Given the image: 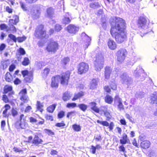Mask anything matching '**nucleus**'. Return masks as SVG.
<instances>
[{
	"label": "nucleus",
	"mask_w": 157,
	"mask_h": 157,
	"mask_svg": "<svg viewBox=\"0 0 157 157\" xmlns=\"http://www.w3.org/2000/svg\"><path fill=\"white\" fill-rule=\"evenodd\" d=\"M89 68L88 64L84 62L80 63L78 66V73L80 74L86 73L87 71Z\"/></svg>",
	"instance_id": "f8f14e48"
},
{
	"label": "nucleus",
	"mask_w": 157,
	"mask_h": 157,
	"mask_svg": "<svg viewBox=\"0 0 157 157\" xmlns=\"http://www.w3.org/2000/svg\"><path fill=\"white\" fill-rule=\"evenodd\" d=\"M144 71L140 66H138L133 72V75L137 79H139V80L142 81L144 79L145 74L144 73Z\"/></svg>",
	"instance_id": "39448f33"
},
{
	"label": "nucleus",
	"mask_w": 157,
	"mask_h": 157,
	"mask_svg": "<svg viewBox=\"0 0 157 157\" xmlns=\"http://www.w3.org/2000/svg\"><path fill=\"white\" fill-rule=\"evenodd\" d=\"M97 85V81L95 79H93L90 82V89H94L96 87Z\"/></svg>",
	"instance_id": "bb28decb"
},
{
	"label": "nucleus",
	"mask_w": 157,
	"mask_h": 157,
	"mask_svg": "<svg viewBox=\"0 0 157 157\" xmlns=\"http://www.w3.org/2000/svg\"><path fill=\"white\" fill-rule=\"evenodd\" d=\"M114 125V123L113 122H111L110 124H109V128L110 130H112L113 128Z\"/></svg>",
	"instance_id": "0e129e2a"
},
{
	"label": "nucleus",
	"mask_w": 157,
	"mask_h": 157,
	"mask_svg": "<svg viewBox=\"0 0 157 157\" xmlns=\"http://www.w3.org/2000/svg\"><path fill=\"white\" fill-rule=\"evenodd\" d=\"M47 13L48 16L50 17H52L54 13V10L52 8L50 7L47 10Z\"/></svg>",
	"instance_id": "7c9ffc66"
},
{
	"label": "nucleus",
	"mask_w": 157,
	"mask_h": 157,
	"mask_svg": "<svg viewBox=\"0 0 157 157\" xmlns=\"http://www.w3.org/2000/svg\"><path fill=\"white\" fill-rule=\"evenodd\" d=\"M17 125H19L21 128L22 129H25L28 126V124L26 122H20V121H17L15 124V125L16 126Z\"/></svg>",
	"instance_id": "393cba45"
},
{
	"label": "nucleus",
	"mask_w": 157,
	"mask_h": 157,
	"mask_svg": "<svg viewBox=\"0 0 157 157\" xmlns=\"http://www.w3.org/2000/svg\"><path fill=\"white\" fill-rule=\"evenodd\" d=\"M43 142V140L40 138L37 135H35L32 143L35 145L37 146L39 144H41Z\"/></svg>",
	"instance_id": "2eb2a0df"
},
{
	"label": "nucleus",
	"mask_w": 157,
	"mask_h": 157,
	"mask_svg": "<svg viewBox=\"0 0 157 157\" xmlns=\"http://www.w3.org/2000/svg\"><path fill=\"white\" fill-rule=\"evenodd\" d=\"M101 6V4L98 2L91 3L90 4V7L91 8L94 9L100 7Z\"/></svg>",
	"instance_id": "cd10ccee"
},
{
	"label": "nucleus",
	"mask_w": 157,
	"mask_h": 157,
	"mask_svg": "<svg viewBox=\"0 0 157 157\" xmlns=\"http://www.w3.org/2000/svg\"><path fill=\"white\" fill-rule=\"evenodd\" d=\"M55 126L59 127H61L65 126V124L63 123V121H62V122L56 124Z\"/></svg>",
	"instance_id": "603ef678"
},
{
	"label": "nucleus",
	"mask_w": 157,
	"mask_h": 157,
	"mask_svg": "<svg viewBox=\"0 0 157 157\" xmlns=\"http://www.w3.org/2000/svg\"><path fill=\"white\" fill-rule=\"evenodd\" d=\"M45 118L47 120H50L51 121L53 120V118L52 116L50 115H46L45 116Z\"/></svg>",
	"instance_id": "4d7b16f0"
},
{
	"label": "nucleus",
	"mask_w": 157,
	"mask_h": 157,
	"mask_svg": "<svg viewBox=\"0 0 157 157\" xmlns=\"http://www.w3.org/2000/svg\"><path fill=\"white\" fill-rule=\"evenodd\" d=\"M30 63V61L28 58L25 57L24 58L23 61L22 62V65L24 66H27Z\"/></svg>",
	"instance_id": "4c0bfd02"
},
{
	"label": "nucleus",
	"mask_w": 157,
	"mask_h": 157,
	"mask_svg": "<svg viewBox=\"0 0 157 157\" xmlns=\"http://www.w3.org/2000/svg\"><path fill=\"white\" fill-rule=\"evenodd\" d=\"M137 25L140 29L144 30H146L148 29L147 20L146 18L142 17H140L138 20Z\"/></svg>",
	"instance_id": "9d476101"
},
{
	"label": "nucleus",
	"mask_w": 157,
	"mask_h": 157,
	"mask_svg": "<svg viewBox=\"0 0 157 157\" xmlns=\"http://www.w3.org/2000/svg\"><path fill=\"white\" fill-rule=\"evenodd\" d=\"M72 96L70 92H66L64 93L63 96V99L65 101L69 100Z\"/></svg>",
	"instance_id": "5701e85b"
},
{
	"label": "nucleus",
	"mask_w": 157,
	"mask_h": 157,
	"mask_svg": "<svg viewBox=\"0 0 157 157\" xmlns=\"http://www.w3.org/2000/svg\"><path fill=\"white\" fill-rule=\"evenodd\" d=\"M94 64L95 70L100 71L103 67V57L101 55H97L96 59L94 61Z\"/></svg>",
	"instance_id": "20e7f679"
},
{
	"label": "nucleus",
	"mask_w": 157,
	"mask_h": 157,
	"mask_svg": "<svg viewBox=\"0 0 157 157\" xmlns=\"http://www.w3.org/2000/svg\"><path fill=\"white\" fill-rule=\"evenodd\" d=\"M108 45L109 48L112 50H115L117 48L115 42L113 40L110 39L108 41Z\"/></svg>",
	"instance_id": "6ab92c4d"
},
{
	"label": "nucleus",
	"mask_w": 157,
	"mask_h": 157,
	"mask_svg": "<svg viewBox=\"0 0 157 157\" xmlns=\"http://www.w3.org/2000/svg\"><path fill=\"white\" fill-rule=\"evenodd\" d=\"M56 107V105L55 104H53L48 107L47 109L49 112L52 113L54 111Z\"/></svg>",
	"instance_id": "2f4dec72"
},
{
	"label": "nucleus",
	"mask_w": 157,
	"mask_h": 157,
	"mask_svg": "<svg viewBox=\"0 0 157 157\" xmlns=\"http://www.w3.org/2000/svg\"><path fill=\"white\" fill-rule=\"evenodd\" d=\"M70 75V73L67 72L63 73L61 76L57 75L52 77V78L51 86L52 87H57L58 86L59 79L60 78L61 84L63 86H67L68 83Z\"/></svg>",
	"instance_id": "f03ea898"
},
{
	"label": "nucleus",
	"mask_w": 157,
	"mask_h": 157,
	"mask_svg": "<svg viewBox=\"0 0 157 157\" xmlns=\"http://www.w3.org/2000/svg\"><path fill=\"white\" fill-rule=\"evenodd\" d=\"M7 28V26L5 24H2L0 25V29L2 30L6 29Z\"/></svg>",
	"instance_id": "6e6d98bb"
},
{
	"label": "nucleus",
	"mask_w": 157,
	"mask_h": 157,
	"mask_svg": "<svg viewBox=\"0 0 157 157\" xmlns=\"http://www.w3.org/2000/svg\"><path fill=\"white\" fill-rule=\"evenodd\" d=\"M78 28L74 25L70 24L67 27V30L71 34H75L78 31Z\"/></svg>",
	"instance_id": "4468645a"
},
{
	"label": "nucleus",
	"mask_w": 157,
	"mask_h": 157,
	"mask_svg": "<svg viewBox=\"0 0 157 157\" xmlns=\"http://www.w3.org/2000/svg\"><path fill=\"white\" fill-rule=\"evenodd\" d=\"M2 100L6 103L7 102L9 101V100L6 95H3L2 97Z\"/></svg>",
	"instance_id": "13d9d810"
},
{
	"label": "nucleus",
	"mask_w": 157,
	"mask_h": 157,
	"mask_svg": "<svg viewBox=\"0 0 157 157\" xmlns=\"http://www.w3.org/2000/svg\"><path fill=\"white\" fill-rule=\"evenodd\" d=\"M36 106H37V109L40 112H42L43 110L42 109V108L43 107V105L42 103H41L40 101H37Z\"/></svg>",
	"instance_id": "473e14b6"
},
{
	"label": "nucleus",
	"mask_w": 157,
	"mask_h": 157,
	"mask_svg": "<svg viewBox=\"0 0 157 157\" xmlns=\"http://www.w3.org/2000/svg\"><path fill=\"white\" fill-rule=\"evenodd\" d=\"M72 127L73 129L76 131L79 132L81 130V127L79 125L75 124L72 125Z\"/></svg>",
	"instance_id": "72a5a7b5"
},
{
	"label": "nucleus",
	"mask_w": 157,
	"mask_h": 157,
	"mask_svg": "<svg viewBox=\"0 0 157 157\" xmlns=\"http://www.w3.org/2000/svg\"><path fill=\"white\" fill-rule=\"evenodd\" d=\"M77 107L83 112L85 111L87 108V105L84 104H78V105Z\"/></svg>",
	"instance_id": "c85d7f7f"
},
{
	"label": "nucleus",
	"mask_w": 157,
	"mask_h": 157,
	"mask_svg": "<svg viewBox=\"0 0 157 157\" xmlns=\"http://www.w3.org/2000/svg\"><path fill=\"white\" fill-rule=\"evenodd\" d=\"M12 88L11 86H6L4 87V92L6 94L12 91Z\"/></svg>",
	"instance_id": "e433bc0d"
},
{
	"label": "nucleus",
	"mask_w": 157,
	"mask_h": 157,
	"mask_svg": "<svg viewBox=\"0 0 157 157\" xmlns=\"http://www.w3.org/2000/svg\"><path fill=\"white\" fill-rule=\"evenodd\" d=\"M26 39V37L25 36H23L22 37H18L17 38V40L19 42H21L25 41Z\"/></svg>",
	"instance_id": "a18cd8bd"
},
{
	"label": "nucleus",
	"mask_w": 157,
	"mask_h": 157,
	"mask_svg": "<svg viewBox=\"0 0 157 157\" xmlns=\"http://www.w3.org/2000/svg\"><path fill=\"white\" fill-rule=\"evenodd\" d=\"M122 139L120 140V142L122 144H126L128 143V140H129L127 135L125 133L122 134Z\"/></svg>",
	"instance_id": "4be33fe9"
},
{
	"label": "nucleus",
	"mask_w": 157,
	"mask_h": 157,
	"mask_svg": "<svg viewBox=\"0 0 157 157\" xmlns=\"http://www.w3.org/2000/svg\"><path fill=\"white\" fill-rule=\"evenodd\" d=\"M33 79L31 75H29L28 76L25 77L24 79L27 82H30Z\"/></svg>",
	"instance_id": "ea45409f"
},
{
	"label": "nucleus",
	"mask_w": 157,
	"mask_h": 157,
	"mask_svg": "<svg viewBox=\"0 0 157 157\" xmlns=\"http://www.w3.org/2000/svg\"><path fill=\"white\" fill-rule=\"evenodd\" d=\"M12 79V77L9 72H7L5 75V79L6 81L10 82Z\"/></svg>",
	"instance_id": "c9c22d12"
},
{
	"label": "nucleus",
	"mask_w": 157,
	"mask_h": 157,
	"mask_svg": "<svg viewBox=\"0 0 157 157\" xmlns=\"http://www.w3.org/2000/svg\"><path fill=\"white\" fill-rule=\"evenodd\" d=\"M62 29L61 26L59 24H56L55 26V30L57 32L60 31Z\"/></svg>",
	"instance_id": "de8ad7c7"
},
{
	"label": "nucleus",
	"mask_w": 157,
	"mask_h": 157,
	"mask_svg": "<svg viewBox=\"0 0 157 157\" xmlns=\"http://www.w3.org/2000/svg\"><path fill=\"white\" fill-rule=\"evenodd\" d=\"M21 73L23 75V76L25 77L26 76H28V75H29V72L27 70L23 71H21Z\"/></svg>",
	"instance_id": "09e8293b"
},
{
	"label": "nucleus",
	"mask_w": 157,
	"mask_h": 157,
	"mask_svg": "<svg viewBox=\"0 0 157 157\" xmlns=\"http://www.w3.org/2000/svg\"><path fill=\"white\" fill-rule=\"evenodd\" d=\"M44 130L45 131L46 133H48V134L49 135H54V132H52L51 130L47 129H45Z\"/></svg>",
	"instance_id": "49530a36"
},
{
	"label": "nucleus",
	"mask_w": 157,
	"mask_h": 157,
	"mask_svg": "<svg viewBox=\"0 0 157 157\" xmlns=\"http://www.w3.org/2000/svg\"><path fill=\"white\" fill-rule=\"evenodd\" d=\"M125 24L124 21L122 18L117 17L114 21L111 23L110 33L118 43H122L126 40V35L124 31Z\"/></svg>",
	"instance_id": "f257e3e1"
},
{
	"label": "nucleus",
	"mask_w": 157,
	"mask_h": 157,
	"mask_svg": "<svg viewBox=\"0 0 157 157\" xmlns=\"http://www.w3.org/2000/svg\"><path fill=\"white\" fill-rule=\"evenodd\" d=\"M77 104L75 103H68L67 104L66 107L68 108H74L77 106Z\"/></svg>",
	"instance_id": "a19ab883"
},
{
	"label": "nucleus",
	"mask_w": 157,
	"mask_h": 157,
	"mask_svg": "<svg viewBox=\"0 0 157 157\" xmlns=\"http://www.w3.org/2000/svg\"><path fill=\"white\" fill-rule=\"evenodd\" d=\"M105 77L106 79H108L110 77V74L112 71V68L109 67H106L105 69Z\"/></svg>",
	"instance_id": "a211bd4d"
},
{
	"label": "nucleus",
	"mask_w": 157,
	"mask_h": 157,
	"mask_svg": "<svg viewBox=\"0 0 157 157\" xmlns=\"http://www.w3.org/2000/svg\"><path fill=\"white\" fill-rule=\"evenodd\" d=\"M151 104H155L157 105V91L152 94L151 96Z\"/></svg>",
	"instance_id": "aec40b11"
},
{
	"label": "nucleus",
	"mask_w": 157,
	"mask_h": 157,
	"mask_svg": "<svg viewBox=\"0 0 157 157\" xmlns=\"http://www.w3.org/2000/svg\"><path fill=\"white\" fill-rule=\"evenodd\" d=\"M15 68V66L14 64H11L9 67V70L10 71H13Z\"/></svg>",
	"instance_id": "e2e57ef3"
},
{
	"label": "nucleus",
	"mask_w": 157,
	"mask_h": 157,
	"mask_svg": "<svg viewBox=\"0 0 157 157\" xmlns=\"http://www.w3.org/2000/svg\"><path fill=\"white\" fill-rule=\"evenodd\" d=\"M8 37L11 40H12L14 42H16L17 41V39L15 36L12 34H10L8 35Z\"/></svg>",
	"instance_id": "79ce46f5"
},
{
	"label": "nucleus",
	"mask_w": 157,
	"mask_h": 157,
	"mask_svg": "<svg viewBox=\"0 0 157 157\" xmlns=\"http://www.w3.org/2000/svg\"><path fill=\"white\" fill-rule=\"evenodd\" d=\"M58 49V43L53 40L49 43L46 47V49L48 52H55Z\"/></svg>",
	"instance_id": "0eeeda50"
},
{
	"label": "nucleus",
	"mask_w": 157,
	"mask_h": 157,
	"mask_svg": "<svg viewBox=\"0 0 157 157\" xmlns=\"http://www.w3.org/2000/svg\"><path fill=\"white\" fill-rule=\"evenodd\" d=\"M11 113L13 117H15L17 115L18 113L17 111L15 109H13L12 110Z\"/></svg>",
	"instance_id": "864d4df0"
},
{
	"label": "nucleus",
	"mask_w": 157,
	"mask_h": 157,
	"mask_svg": "<svg viewBox=\"0 0 157 157\" xmlns=\"http://www.w3.org/2000/svg\"><path fill=\"white\" fill-rule=\"evenodd\" d=\"M99 113L101 116L104 115L107 118L106 120L109 121L112 117V116L108 109L105 106L100 107V110Z\"/></svg>",
	"instance_id": "ddd939ff"
},
{
	"label": "nucleus",
	"mask_w": 157,
	"mask_h": 157,
	"mask_svg": "<svg viewBox=\"0 0 157 157\" xmlns=\"http://www.w3.org/2000/svg\"><path fill=\"white\" fill-rule=\"evenodd\" d=\"M105 100L106 102L111 104L113 101V99L111 96L109 95H107L105 98Z\"/></svg>",
	"instance_id": "f704fd0d"
},
{
	"label": "nucleus",
	"mask_w": 157,
	"mask_h": 157,
	"mask_svg": "<svg viewBox=\"0 0 157 157\" xmlns=\"http://www.w3.org/2000/svg\"><path fill=\"white\" fill-rule=\"evenodd\" d=\"M75 111L68 112L67 115V117L69 118L70 116H74L75 115Z\"/></svg>",
	"instance_id": "3c124183"
},
{
	"label": "nucleus",
	"mask_w": 157,
	"mask_h": 157,
	"mask_svg": "<svg viewBox=\"0 0 157 157\" xmlns=\"http://www.w3.org/2000/svg\"><path fill=\"white\" fill-rule=\"evenodd\" d=\"M97 122L98 123H99L105 126H109V123L105 121H100L99 120H98L97 121Z\"/></svg>",
	"instance_id": "58836bf2"
},
{
	"label": "nucleus",
	"mask_w": 157,
	"mask_h": 157,
	"mask_svg": "<svg viewBox=\"0 0 157 157\" xmlns=\"http://www.w3.org/2000/svg\"><path fill=\"white\" fill-rule=\"evenodd\" d=\"M50 71V70L48 68H45L44 71V75H45L46 76L48 75Z\"/></svg>",
	"instance_id": "680f3d73"
},
{
	"label": "nucleus",
	"mask_w": 157,
	"mask_h": 157,
	"mask_svg": "<svg viewBox=\"0 0 157 157\" xmlns=\"http://www.w3.org/2000/svg\"><path fill=\"white\" fill-rule=\"evenodd\" d=\"M121 77V83L124 85L126 86L127 88H128L132 84L133 80L126 73L123 74Z\"/></svg>",
	"instance_id": "423d86ee"
},
{
	"label": "nucleus",
	"mask_w": 157,
	"mask_h": 157,
	"mask_svg": "<svg viewBox=\"0 0 157 157\" xmlns=\"http://www.w3.org/2000/svg\"><path fill=\"white\" fill-rule=\"evenodd\" d=\"M30 121L32 123H34L37 125L42 124L44 123V120L42 119V121H38L37 120L34 118L31 117L29 118Z\"/></svg>",
	"instance_id": "412c9836"
},
{
	"label": "nucleus",
	"mask_w": 157,
	"mask_h": 157,
	"mask_svg": "<svg viewBox=\"0 0 157 157\" xmlns=\"http://www.w3.org/2000/svg\"><path fill=\"white\" fill-rule=\"evenodd\" d=\"M150 144V142L148 140L144 141L142 142L140 144L141 147L144 149L148 148Z\"/></svg>",
	"instance_id": "b1692460"
},
{
	"label": "nucleus",
	"mask_w": 157,
	"mask_h": 157,
	"mask_svg": "<svg viewBox=\"0 0 157 157\" xmlns=\"http://www.w3.org/2000/svg\"><path fill=\"white\" fill-rule=\"evenodd\" d=\"M127 52L126 50L124 48L119 49L117 52V61L120 62H123L125 59Z\"/></svg>",
	"instance_id": "6e6552de"
},
{
	"label": "nucleus",
	"mask_w": 157,
	"mask_h": 157,
	"mask_svg": "<svg viewBox=\"0 0 157 157\" xmlns=\"http://www.w3.org/2000/svg\"><path fill=\"white\" fill-rule=\"evenodd\" d=\"M6 125V122L4 120L2 121L1 122V128L2 130L4 129V128Z\"/></svg>",
	"instance_id": "69168bd1"
},
{
	"label": "nucleus",
	"mask_w": 157,
	"mask_h": 157,
	"mask_svg": "<svg viewBox=\"0 0 157 157\" xmlns=\"http://www.w3.org/2000/svg\"><path fill=\"white\" fill-rule=\"evenodd\" d=\"M20 4L23 10L26 11L28 14H31L33 18L36 19L39 17L40 15L39 10L36 6H33L30 7L29 10H28L25 4L23 2H20Z\"/></svg>",
	"instance_id": "7ed1b4c3"
},
{
	"label": "nucleus",
	"mask_w": 157,
	"mask_h": 157,
	"mask_svg": "<svg viewBox=\"0 0 157 157\" xmlns=\"http://www.w3.org/2000/svg\"><path fill=\"white\" fill-rule=\"evenodd\" d=\"M84 95V93L82 91L79 92L77 94H75L74 97L72 99V100L73 101H75Z\"/></svg>",
	"instance_id": "a878e982"
},
{
	"label": "nucleus",
	"mask_w": 157,
	"mask_h": 157,
	"mask_svg": "<svg viewBox=\"0 0 157 157\" xmlns=\"http://www.w3.org/2000/svg\"><path fill=\"white\" fill-rule=\"evenodd\" d=\"M9 22L12 26V28L14 29H13V31H16L15 28V27L13 26V25L16 24L17 23L15 22V21L13 19H10Z\"/></svg>",
	"instance_id": "37998d69"
},
{
	"label": "nucleus",
	"mask_w": 157,
	"mask_h": 157,
	"mask_svg": "<svg viewBox=\"0 0 157 157\" xmlns=\"http://www.w3.org/2000/svg\"><path fill=\"white\" fill-rule=\"evenodd\" d=\"M27 92L26 89H22L19 93V94L20 96V99L23 102H21V105H23L24 103H27L28 102L29 98L27 95Z\"/></svg>",
	"instance_id": "9b49d317"
},
{
	"label": "nucleus",
	"mask_w": 157,
	"mask_h": 157,
	"mask_svg": "<svg viewBox=\"0 0 157 157\" xmlns=\"http://www.w3.org/2000/svg\"><path fill=\"white\" fill-rule=\"evenodd\" d=\"M94 139L96 141H99L101 140V136L100 135H97L94 136Z\"/></svg>",
	"instance_id": "5fc2aeb1"
},
{
	"label": "nucleus",
	"mask_w": 157,
	"mask_h": 157,
	"mask_svg": "<svg viewBox=\"0 0 157 157\" xmlns=\"http://www.w3.org/2000/svg\"><path fill=\"white\" fill-rule=\"evenodd\" d=\"M82 36H84L87 39V40L88 41L91 40L90 38L86 35L85 33H82Z\"/></svg>",
	"instance_id": "052dcab7"
},
{
	"label": "nucleus",
	"mask_w": 157,
	"mask_h": 157,
	"mask_svg": "<svg viewBox=\"0 0 157 157\" xmlns=\"http://www.w3.org/2000/svg\"><path fill=\"white\" fill-rule=\"evenodd\" d=\"M97 104L94 102H92L90 103L89 106L90 109L96 113H99L100 110V107L98 108L96 106Z\"/></svg>",
	"instance_id": "dca6fc26"
},
{
	"label": "nucleus",
	"mask_w": 157,
	"mask_h": 157,
	"mask_svg": "<svg viewBox=\"0 0 157 157\" xmlns=\"http://www.w3.org/2000/svg\"><path fill=\"white\" fill-rule=\"evenodd\" d=\"M6 45L4 44H2L0 46V51H2L3 50L6 48Z\"/></svg>",
	"instance_id": "774afa93"
},
{
	"label": "nucleus",
	"mask_w": 157,
	"mask_h": 157,
	"mask_svg": "<svg viewBox=\"0 0 157 157\" xmlns=\"http://www.w3.org/2000/svg\"><path fill=\"white\" fill-rule=\"evenodd\" d=\"M18 51L19 52L21 55H24L25 54V51L22 48H20Z\"/></svg>",
	"instance_id": "8fccbe9b"
},
{
	"label": "nucleus",
	"mask_w": 157,
	"mask_h": 157,
	"mask_svg": "<svg viewBox=\"0 0 157 157\" xmlns=\"http://www.w3.org/2000/svg\"><path fill=\"white\" fill-rule=\"evenodd\" d=\"M14 151L16 152H20L22 151V150L20 148H17L16 147H14L13 148Z\"/></svg>",
	"instance_id": "338daca9"
},
{
	"label": "nucleus",
	"mask_w": 157,
	"mask_h": 157,
	"mask_svg": "<svg viewBox=\"0 0 157 157\" xmlns=\"http://www.w3.org/2000/svg\"><path fill=\"white\" fill-rule=\"evenodd\" d=\"M70 60L69 59L68 57L65 58L63 60V62L65 65L68 63Z\"/></svg>",
	"instance_id": "bf43d9fd"
},
{
	"label": "nucleus",
	"mask_w": 157,
	"mask_h": 157,
	"mask_svg": "<svg viewBox=\"0 0 157 157\" xmlns=\"http://www.w3.org/2000/svg\"><path fill=\"white\" fill-rule=\"evenodd\" d=\"M71 21V20L69 17H65L63 18L62 22V24L66 25L70 23Z\"/></svg>",
	"instance_id": "c756f323"
},
{
	"label": "nucleus",
	"mask_w": 157,
	"mask_h": 157,
	"mask_svg": "<svg viewBox=\"0 0 157 157\" xmlns=\"http://www.w3.org/2000/svg\"><path fill=\"white\" fill-rule=\"evenodd\" d=\"M35 35L36 37L39 38H44L45 37L46 32L43 25H40L37 27L35 30Z\"/></svg>",
	"instance_id": "1a4fd4ad"
},
{
	"label": "nucleus",
	"mask_w": 157,
	"mask_h": 157,
	"mask_svg": "<svg viewBox=\"0 0 157 157\" xmlns=\"http://www.w3.org/2000/svg\"><path fill=\"white\" fill-rule=\"evenodd\" d=\"M114 101L116 103H118L117 106L119 110H123L124 109V106L122 103L121 99L118 96H117L115 97Z\"/></svg>",
	"instance_id": "f3484780"
},
{
	"label": "nucleus",
	"mask_w": 157,
	"mask_h": 157,
	"mask_svg": "<svg viewBox=\"0 0 157 157\" xmlns=\"http://www.w3.org/2000/svg\"><path fill=\"white\" fill-rule=\"evenodd\" d=\"M65 115V112L63 111H60L58 114V117L59 118H63Z\"/></svg>",
	"instance_id": "c03bdc74"
}]
</instances>
